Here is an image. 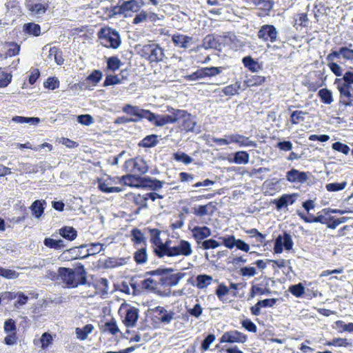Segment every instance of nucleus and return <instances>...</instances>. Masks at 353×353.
I'll return each instance as SVG.
<instances>
[{
    "label": "nucleus",
    "instance_id": "1",
    "mask_svg": "<svg viewBox=\"0 0 353 353\" xmlns=\"http://www.w3.org/2000/svg\"><path fill=\"white\" fill-rule=\"evenodd\" d=\"M167 111L172 114H161V119L159 121V127H162L168 123H175L181 121V127L182 130L186 132H193L196 126V121L195 117L185 110L174 109L172 107L168 106Z\"/></svg>",
    "mask_w": 353,
    "mask_h": 353
},
{
    "label": "nucleus",
    "instance_id": "2",
    "mask_svg": "<svg viewBox=\"0 0 353 353\" xmlns=\"http://www.w3.org/2000/svg\"><path fill=\"white\" fill-rule=\"evenodd\" d=\"M334 85L339 92V105L350 107L353 105V72L347 71L342 78H336Z\"/></svg>",
    "mask_w": 353,
    "mask_h": 353
},
{
    "label": "nucleus",
    "instance_id": "3",
    "mask_svg": "<svg viewBox=\"0 0 353 353\" xmlns=\"http://www.w3.org/2000/svg\"><path fill=\"white\" fill-rule=\"evenodd\" d=\"M86 274L87 273L82 265L75 269L59 268L58 270V276L69 288H74L79 285L85 284L87 282Z\"/></svg>",
    "mask_w": 353,
    "mask_h": 353
},
{
    "label": "nucleus",
    "instance_id": "4",
    "mask_svg": "<svg viewBox=\"0 0 353 353\" xmlns=\"http://www.w3.org/2000/svg\"><path fill=\"white\" fill-rule=\"evenodd\" d=\"M122 110L127 114L134 117L130 118L131 119L135 120L132 121L134 123L138 122L143 119H145L154 126H159L158 122L161 119V114H155L149 110L142 109L139 106L132 105L130 104L125 105L122 108Z\"/></svg>",
    "mask_w": 353,
    "mask_h": 353
},
{
    "label": "nucleus",
    "instance_id": "5",
    "mask_svg": "<svg viewBox=\"0 0 353 353\" xmlns=\"http://www.w3.org/2000/svg\"><path fill=\"white\" fill-rule=\"evenodd\" d=\"M174 270L172 268H157V270L146 272L145 275L159 276V283L164 287H172L176 285L180 280L183 279L185 273L178 272L171 274Z\"/></svg>",
    "mask_w": 353,
    "mask_h": 353
},
{
    "label": "nucleus",
    "instance_id": "6",
    "mask_svg": "<svg viewBox=\"0 0 353 353\" xmlns=\"http://www.w3.org/2000/svg\"><path fill=\"white\" fill-rule=\"evenodd\" d=\"M236 39V37L232 33L228 32L223 35L208 34L203 39L202 48L204 49L213 48L221 50L222 46L225 44L228 45L229 41L234 42Z\"/></svg>",
    "mask_w": 353,
    "mask_h": 353
},
{
    "label": "nucleus",
    "instance_id": "7",
    "mask_svg": "<svg viewBox=\"0 0 353 353\" xmlns=\"http://www.w3.org/2000/svg\"><path fill=\"white\" fill-rule=\"evenodd\" d=\"M97 35L101 43L106 48L116 49L121 44L119 32L111 28L105 27L101 28Z\"/></svg>",
    "mask_w": 353,
    "mask_h": 353
},
{
    "label": "nucleus",
    "instance_id": "8",
    "mask_svg": "<svg viewBox=\"0 0 353 353\" xmlns=\"http://www.w3.org/2000/svg\"><path fill=\"white\" fill-rule=\"evenodd\" d=\"M139 54L150 63L161 62L165 57L164 50L157 43L144 45Z\"/></svg>",
    "mask_w": 353,
    "mask_h": 353
},
{
    "label": "nucleus",
    "instance_id": "9",
    "mask_svg": "<svg viewBox=\"0 0 353 353\" xmlns=\"http://www.w3.org/2000/svg\"><path fill=\"white\" fill-rule=\"evenodd\" d=\"M123 169L126 172H134L143 174L148 170L146 161L141 157H136L125 161Z\"/></svg>",
    "mask_w": 353,
    "mask_h": 353
},
{
    "label": "nucleus",
    "instance_id": "10",
    "mask_svg": "<svg viewBox=\"0 0 353 353\" xmlns=\"http://www.w3.org/2000/svg\"><path fill=\"white\" fill-rule=\"evenodd\" d=\"M26 7L32 15L44 14L50 6L49 0H26Z\"/></svg>",
    "mask_w": 353,
    "mask_h": 353
},
{
    "label": "nucleus",
    "instance_id": "11",
    "mask_svg": "<svg viewBox=\"0 0 353 353\" xmlns=\"http://www.w3.org/2000/svg\"><path fill=\"white\" fill-rule=\"evenodd\" d=\"M278 31L273 25H263L258 31L257 36L259 39L265 42L274 43L276 41Z\"/></svg>",
    "mask_w": 353,
    "mask_h": 353
},
{
    "label": "nucleus",
    "instance_id": "12",
    "mask_svg": "<svg viewBox=\"0 0 353 353\" xmlns=\"http://www.w3.org/2000/svg\"><path fill=\"white\" fill-rule=\"evenodd\" d=\"M293 241L290 234L284 232L283 235H279L275 240L274 252L276 254H280L283 252V247L286 250H290L293 247Z\"/></svg>",
    "mask_w": 353,
    "mask_h": 353
},
{
    "label": "nucleus",
    "instance_id": "13",
    "mask_svg": "<svg viewBox=\"0 0 353 353\" xmlns=\"http://www.w3.org/2000/svg\"><path fill=\"white\" fill-rule=\"evenodd\" d=\"M192 253L191 244L185 240H181L178 245L172 246L168 256L173 257L179 255L188 256Z\"/></svg>",
    "mask_w": 353,
    "mask_h": 353
},
{
    "label": "nucleus",
    "instance_id": "14",
    "mask_svg": "<svg viewBox=\"0 0 353 353\" xmlns=\"http://www.w3.org/2000/svg\"><path fill=\"white\" fill-rule=\"evenodd\" d=\"M309 172H301L292 168L286 172V180L290 183H305L310 176Z\"/></svg>",
    "mask_w": 353,
    "mask_h": 353
},
{
    "label": "nucleus",
    "instance_id": "15",
    "mask_svg": "<svg viewBox=\"0 0 353 353\" xmlns=\"http://www.w3.org/2000/svg\"><path fill=\"white\" fill-rule=\"evenodd\" d=\"M247 336L237 330H231L225 332L221 339V343H243L247 341Z\"/></svg>",
    "mask_w": 353,
    "mask_h": 353
},
{
    "label": "nucleus",
    "instance_id": "16",
    "mask_svg": "<svg viewBox=\"0 0 353 353\" xmlns=\"http://www.w3.org/2000/svg\"><path fill=\"white\" fill-rule=\"evenodd\" d=\"M192 235L197 245H199L212 234L211 230L207 226H194L190 229Z\"/></svg>",
    "mask_w": 353,
    "mask_h": 353
},
{
    "label": "nucleus",
    "instance_id": "17",
    "mask_svg": "<svg viewBox=\"0 0 353 353\" xmlns=\"http://www.w3.org/2000/svg\"><path fill=\"white\" fill-rule=\"evenodd\" d=\"M153 310L156 314L155 318L164 325L169 324L174 319V312L168 311L162 306H157Z\"/></svg>",
    "mask_w": 353,
    "mask_h": 353
},
{
    "label": "nucleus",
    "instance_id": "18",
    "mask_svg": "<svg viewBox=\"0 0 353 353\" xmlns=\"http://www.w3.org/2000/svg\"><path fill=\"white\" fill-rule=\"evenodd\" d=\"M87 248V244H82L78 247H74L64 251L62 256L67 260H73L77 259H85L87 258L86 253H82V250Z\"/></svg>",
    "mask_w": 353,
    "mask_h": 353
},
{
    "label": "nucleus",
    "instance_id": "19",
    "mask_svg": "<svg viewBox=\"0 0 353 353\" xmlns=\"http://www.w3.org/2000/svg\"><path fill=\"white\" fill-rule=\"evenodd\" d=\"M230 141H232V143L238 144L240 147H257V143L256 141H251L248 137L239 134H230Z\"/></svg>",
    "mask_w": 353,
    "mask_h": 353
},
{
    "label": "nucleus",
    "instance_id": "20",
    "mask_svg": "<svg viewBox=\"0 0 353 353\" xmlns=\"http://www.w3.org/2000/svg\"><path fill=\"white\" fill-rule=\"evenodd\" d=\"M216 210V203L211 201L206 205H199L197 208H194L193 213L197 216L212 215Z\"/></svg>",
    "mask_w": 353,
    "mask_h": 353
},
{
    "label": "nucleus",
    "instance_id": "21",
    "mask_svg": "<svg viewBox=\"0 0 353 353\" xmlns=\"http://www.w3.org/2000/svg\"><path fill=\"white\" fill-rule=\"evenodd\" d=\"M139 310L134 307H130L125 314V319L123 320L124 325L128 327H134L139 318Z\"/></svg>",
    "mask_w": 353,
    "mask_h": 353
},
{
    "label": "nucleus",
    "instance_id": "22",
    "mask_svg": "<svg viewBox=\"0 0 353 353\" xmlns=\"http://www.w3.org/2000/svg\"><path fill=\"white\" fill-rule=\"evenodd\" d=\"M164 182L149 176L141 179V188H148L151 190L156 191L163 188Z\"/></svg>",
    "mask_w": 353,
    "mask_h": 353
},
{
    "label": "nucleus",
    "instance_id": "23",
    "mask_svg": "<svg viewBox=\"0 0 353 353\" xmlns=\"http://www.w3.org/2000/svg\"><path fill=\"white\" fill-rule=\"evenodd\" d=\"M3 48L6 50V54H3L2 59L14 57L19 54L20 52V46L15 42H5Z\"/></svg>",
    "mask_w": 353,
    "mask_h": 353
},
{
    "label": "nucleus",
    "instance_id": "24",
    "mask_svg": "<svg viewBox=\"0 0 353 353\" xmlns=\"http://www.w3.org/2000/svg\"><path fill=\"white\" fill-rule=\"evenodd\" d=\"M143 5V0H130L122 3V9L125 13L129 11L137 12Z\"/></svg>",
    "mask_w": 353,
    "mask_h": 353
},
{
    "label": "nucleus",
    "instance_id": "25",
    "mask_svg": "<svg viewBox=\"0 0 353 353\" xmlns=\"http://www.w3.org/2000/svg\"><path fill=\"white\" fill-rule=\"evenodd\" d=\"M172 41L173 43L177 47L181 48H188L189 43L192 41V37L187 35L175 34L172 35Z\"/></svg>",
    "mask_w": 353,
    "mask_h": 353
},
{
    "label": "nucleus",
    "instance_id": "26",
    "mask_svg": "<svg viewBox=\"0 0 353 353\" xmlns=\"http://www.w3.org/2000/svg\"><path fill=\"white\" fill-rule=\"evenodd\" d=\"M171 243V240H167L165 243L161 241L157 248H154V254L159 258H162L164 256H168L172 248Z\"/></svg>",
    "mask_w": 353,
    "mask_h": 353
},
{
    "label": "nucleus",
    "instance_id": "27",
    "mask_svg": "<svg viewBox=\"0 0 353 353\" xmlns=\"http://www.w3.org/2000/svg\"><path fill=\"white\" fill-rule=\"evenodd\" d=\"M297 214L298 216L303 219L305 223H321L322 224H327L329 216L326 217L325 216H323L319 212L317 214V216L315 217H313L312 219H309V217L307 216V215L297 210Z\"/></svg>",
    "mask_w": 353,
    "mask_h": 353
},
{
    "label": "nucleus",
    "instance_id": "28",
    "mask_svg": "<svg viewBox=\"0 0 353 353\" xmlns=\"http://www.w3.org/2000/svg\"><path fill=\"white\" fill-rule=\"evenodd\" d=\"M59 234L65 239L72 241L77 236V231L71 226H63L59 230Z\"/></svg>",
    "mask_w": 353,
    "mask_h": 353
},
{
    "label": "nucleus",
    "instance_id": "29",
    "mask_svg": "<svg viewBox=\"0 0 353 353\" xmlns=\"http://www.w3.org/2000/svg\"><path fill=\"white\" fill-rule=\"evenodd\" d=\"M141 179H143L141 176H137L133 174H127L121 178V181L126 185L139 188L141 187Z\"/></svg>",
    "mask_w": 353,
    "mask_h": 353
},
{
    "label": "nucleus",
    "instance_id": "30",
    "mask_svg": "<svg viewBox=\"0 0 353 353\" xmlns=\"http://www.w3.org/2000/svg\"><path fill=\"white\" fill-rule=\"evenodd\" d=\"M252 3L264 12L262 14H268L274 3L273 0H252Z\"/></svg>",
    "mask_w": 353,
    "mask_h": 353
},
{
    "label": "nucleus",
    "instance_id": "31",
    "mask_svg": "<svg viewBox=\"0 0 353 353\" xmlns=\"http://www.w3.org/2000/svg\"><path fill=\"white\" fill-rule=\"evenodd\" d=\"M212 277L210 275L199 274L196 277V287L199 290L206 288L212 283Z\"/></svg>",
    "mask_w": 353,
    "mask_h": 353
},
{
    "label": "nucleus",
    "instance_id": "32",
    "mask_svg": "<svg viewBox=\"0 0 353 353\" xmlns=\"http://www.w3.org/2000/svg\"><path fill=\"white\" fill-rule=\"evenodd\" d=\"M129 258H108L105 261V267L107 268H114L123 265L128 263Z\"/></svg>",
    "mask_w": 353,
    "mask_h": 353
},
{
    "label": "nucleus",
    "instance_id": "33",
    "mask_svg": "<svg viewBox=\"0 0 353 353\" xmlns=\"http://www.w3.org/2000/svg\"><path fill=\"white\" fill-rule=\"evenodd\" d=\"M158 143V136L156 134H150L145 137L139 143V146L142 148H152L156 146Z\"/></svg>",
    "mask_w": 353,
    "mask_h": 353
},
{
    "label": "nucleus",
    "instance_id": "34",
    "mask_svg": "<svg viewBox=\"0 0 353 353\" xmlns=\"http://www.w3.org/2000/svg\"><path fill=\"white\" fill-rule=\"evenodd\" d=\"M43 244L46 247L54 250H61L65 247L64 241L62 239L55 240L49 237L44 239Z\"/></svg>",
    "mask_w": 353,
    "mask_h": 353
},
{
    "label": "nucleus",
    "instance_id": "35",
    "mask_svg": "<svg viewBox=\"0 0 353 353\" xmlns=\"http://www.w3.org/2000/svg\"><path fill=\"white\" fill-rule=\"evenodd\" d=\"M318 96L321 99V101L324 104H331L334 101L332 92L327 88L321 89L318 92Z\"/></svg>",
    "mask_w": 353,
    "mask_h": 353
},
{
    "label": "nucleus",
    "instance_id": "36",
    "mask_svg": "<svg viewBox=\"0 0 353 353\" xmlns=\"http://www.w3.org/2000/svg\"><path fill=\"white\" fill-rule=\"evenodd\" d=\"M265 77L259 75H251L246 77L244 83L247 87H252L261 85L265 81Z\"/></svg>",
    "mask_w": 353,
    "mask_h": 353
},
{
    "label": "nucleus",
    "instance_id": "37",
    "mask_svg": "<svg viewBox=\"0 0 353 353\" xmlns=\"http://www.w3.org/2000/svg\"><path fill=\"white\" fill-rule=\"evenodd\" d=\"M241 82L236 81L234 84H231V85H227V86L224 87L222 89V92L225 96H229V97H232V96H234L236 94H239V90L241 88Z\"/></svg>",
    "mask_w": 353,
    "mask_h": 353
},
{
    "label": "nucleus",
    "instance_id": "38",
    "mask_svg": "<svg viewBox=\"0 0 353 353\" xmlns=\"http://www.w3.org/2000/svg\"><path fill=\"white\" fill-rule=\"evenodd\" d=\"M94 329L92 324H87L83 328L77 327L75 330L77 336L80 340H85L89 334H90Z\"/></svg>",
    "mask_w": 353,
    "mask_h": 353
},
{
    "label": "nucleus",
    "instance_id": "39",
    "mask_svg": "<svg viewBox=\"0 0 353 353\" xmlns=\"http://www.w3.org/2000/svg\"><path fill=\"white\" fill-rule=\"evenodd\" d=\"M249 154L245 151H239L234 153L232 162L236 164H247L249 162Z\"/></svg>",
    "mask_w": 353,
    "mask_h": 353
},
{
    "label": "nucleus",
    "instance_id": "40",
    "mask_svg": "<svg viewBox=\"0 0 353 353\" xmlns=\"http://www.w3.org/2000/svg\"><path fill=\"white\" fill-rule=\"evenodd\" d=\"M45 203L44 201L42 202L40 200H36L32 203L30 208L35 217L39 218L42 215L44 212L43 204Z\"/></svg>",
    "mask_w": 353,
    "mask_h": 353
},
{
    "label": "nucleus",
    "instance_id": "41",
    "mask_svg": "<svg viewBox=\"0 0 353 353\" xmlns=\"http://www.w3.org/2000/svg\"><path fill=\"white\" fill-rule=\"evenodd\" d=\"M308 18L305 13L299 14L294 17V27L298 30L299 28H303L307 26Z\"/></svg>",
    "mask_w": 353,
    "mask_h": 353
},
{
    "label": "nucleus",
    "instance_id": "42",
    "mask_svg": "<svg viewBox=\"0 0 353 353\" xmlns=\"http://www.w3.org/2000/svg\"><path fill=\"white\" fill-rule=\"evenodd\" d=\"M214 238L218 240H221L223 244L229 249H232L236 244V240L234 235H227L225 236H221L215 235Z\"/></svg>",
    "mask_w": 353,
    "mask_h": 353
},
{
    "label": "nucleus",
    "instance_id": "43",
    "mask_svg": "<svg viewBox=\"0 0 353 353\" xmlns=\"http://www.w3.org/2000/svg\"><path fill=\"white\" fill-rule=\"evenodd\" d=\"M104 245L100 243H92L87 244L88 249L86 250L87 257L90 255H94L103 250Z\"/></svg>",
    "mask_w": 353,
    "mask_h": 353
},
{
    "label": "nucleus",
    "instance_id": "44",
    "mask_svg": "<svg viewBox=\"0 0 353 353\" xmlns=\"http://www.w3.org/2000/svg\"><path fill=\"white\" fill-rule=\"evenodd\" d=\"M134 259L137 264H143L147 261L148 255L146 248H141L134 254Z\"/></svg>",
    "mask_w": 353,
    "mask_h": 353
},
{
    "label": "nucleus",
    "instance_id": "45",
    "mask_svg": "<svg viewBox=\"0 0 353 353\" xmlns=\"http://www.w3.org/2000/svg\"><path fill=\"white\" fill-rule=\"evenodd\" d=\"M242 62L245 68L253 72H256L259 68L258 63L254 61L250 56L243 57Z\"/></svg>",
    "mask_w": 353,
    "mask_h": 353
},
{
    "label": "nucleus",
    "instance_id": "46",
    "mask_svg": "<svg viewBox=\"0 0 353 353\" xmlns=\"http://www.w3.org/2000/svg\"><path fill=\"white\" fill-rule=\"evenodd\" d=\"M24 31L33 36H39L41 34V27L39 24L28 23L24 25Z\"/></svg>",
    "mask_w": 353,
    "mask_h": 353
},
{
    "label": "nucleus",
    "instance_id": "47",
    "mask_svg": "<svg viewBox=\"0 0 353 353\" xmlns=\"http://www.w3.org/2000/svg\"><path fill=\"white\" fill-rule=\"evenodd\" d=\"M307 114L306 112L302 110H295L291 113L290 121L292 124H299L305 120V116Z\"/></svg>",
    "mask_w": 353,
    "mask_h": 353
},
{
    "label": "nucleus",
    "instance_id": "48",
    "mask_svg": "<svg viewBox=\"0 0 353 353\" xmlns=\"http://www.w3.org/2000/svg\"><path fill=\"white\" fill-rule=\"evenodd\" d=\"M98 188L101 192L105 193L119 192L122 190L119 187H109V183L107 181H99Z\"/></svg>",
    "mask_w": 353,
    "mask_h": 353
},
{
    "label": "nucleus",
    "instance_id": "49",
    "mask_svg": "<svg viewBox=\"0 0 353 353\" xmlns=\"http://www.w3.org/2000/svg\"><path fill=\"white\" fill-rule=\"evenodd\" d=\"M132 241L136 245L145 243V238L142 232L138 228H134L131 231Z\"/></svg>",
    "mask_w": 353,
    "mask_h": 353
},
{
    "label": "nucleus",
    "instance_id": "50",
    "mask_svg": "<svg viewBox=\"0 0 353 353\" xmlns=\"http://www.w3.org/2000/svg\"><path fill=\"white\" fill-rule=\"evenodd\" d=\"M12 121L18 123H30L33 125H37L40 119L38 117H25L21 116H15L12 118Z\"/></svg>",
    "mask_w": 353,
    "mask_h": 353
},
{
    "label": "nucleus",
    "instance_id": "51",
    "mask_svg": "<svg viewBox=\"0 0 353 353\" xmlns=\"http://www.w3.org/2000/svg\"><path fill=\"white\" fill-rule=\"evenodd\" d=\"M160 285L159 280L157 281L152 278H148L141 282V287L143 290H152Z\"/></svg>",
    "mask_w": 353,
    "mask_h": 353
},
{
    "label": "nucleus",
    "instance_id": "52",
    "mask_svg": "<svg viewBox=\"0 0 353 353\" xmlns=\"http://www.w3.org/2000/svg\"><path fill=\"white\" fill-rule=\"evenodd\" d=\"M122 63L117 57H110L107 61V68L112 71H116L119 69Z\"/></svg>",
    "mask_w": 353,
    "mask_h": 353
},
{
    "label": "nucleus",
    "instance_id": "53",
    "mask_svg": "<svg viewBox=\"0 0 353 353\" xmlns=\"http://www.w3.org/2000/svg\"><path fill=\"white\" fill-rule=\"evenodd\" d=\"M12 74L0 68V88L8 86L12 81Z\"/></svg>",
    "mask_w": 353,
    "mask_h": 353
},
{
    "label": "nucleus",
    "instance_id": "54",
    "mask_svg": "<svg viewBox=\"0 0 353 353\" xmlns=\"http://www.w3.org/2000/svg\"><path fill=\"white\" fill-rule=\"evenodd\" d=\"M221 245V243L214 239H208L204 240V241L199 245L200 248L203 250L215 249Z\"/></svg>",
    "mask_w": 353,
    "mask_h": 353
},
{
    "label": "nucleus",
    "instance_id": "55",
    "mask_svg": "<svg viewBox=\"0 0 353 353\" xmlns=\"http://www.w3.org/2000/svg\"><path fill=\"white\" fill-rule=\"evenodd\" d=\"M19 170L22 173H37L38 172V167L37 165H32L30 163L19 164Z\"/></svg>",
    "mask_w": 353,
    "mask_h": 353
},
{
    "label": "nucleus",
    "instance_id": "56",
    "mask_svg": "<svg viewBox=\"0 0 353 353\" xmlns=\"http://www.w3.org/2000/svg\"><path fill=\"white\" fill-rule=\"evenodd\" d=\"M150 234L151 235L150 242L157 248L158 245L160 244L161 239L160 238L161 231L157 228L149 229Z\"/></svg>",
    "mask_w": 353,
    "mask_h": 353
},
{
    "label": "nucleus",
    "instance_id": "57",
    "mask_svg": "<svg viewBox=\"0 0 353 353\" xmlns=\"http://www.w3.org/2000/svg\"><path fill=\"white\" fill-rule=\"evenodd\" d=\"M289 292L296 297H301L305 292V288L302 283L292 285L289 288Z\"/></svg>",
    "mask_w": 353,
    "mask_h": 353
},
{
    "label": "nucleus",
    "instance_id": "58",
    "mask_svg": "<svg viewBox=\"0 0 353 353\" xmlns=\"http://www.w3.org/2000/svg\"><path fill=\"white\" fill-rule=\"evenodd\" d=\"M174 159L179 162H183L185 165L190 163L192 161V158L188 156L187 154L178 152L173 154Z\"/></svg>",
    "mask_w": 353,
    "mask_h": 353
},
{
    "label": "nucleus",
    "instance_id": "59",
    "mask_svg": "<svg viewBox=\"0 0 353 353\" xmlns=\"http://www.w3.org/2000/svg\"><path fill=\"white\" fill-rule=\"evenodd\" d=\"M19 273L14 270L6 269L1 267L0 276L7 279H14L18 278Z\"/></svg>",
    "mask_w": 353,
    "mask_h": 353
},
{
    "label": "nucleus",
    "instance_id": "60",
    "mask_svg": "<svg viewBox=\"0 0 353 353\" xmlns=\"http://www.w3.org/2000/svg\"><path fill=\"white\" fill-rule=\"evenodd\" d=\"M346 185V181L341 183H330L325 185V188L328 192H336L343 190Z\"/></svg>",
    "mask_w": 353,
    "mask_h": 353
},
{
    "label": "nucleus",
    "instance_id": "61",
    "mask_svg": "<svg viewBox=\"0 0 353 353\" xmlns=\"http://www.w3.org/2000/svg\"><path fill=\"white\" fill-rule=\"evenodd\" d=\"M122 83V80L117 75H107L103 82V85L107 87L109 85H113L120 84Z\"/></svg>",
    "mask_w": 353,
    "mask_h": 353
},
{
    "label": "nucleus",
    "instance_id": "62",
    "mask_svg": "<svg viewBox=\"0 0 353 353\" xmlns=\"http://www.w3.org/2000/svg\"><path fill=\"white\" fill-rule=\"evenodd\" d=\"M103 330L105 332H108L111 334H115L119 331L117 323L114 319H112L105 323Z\"/></svg>",
    "mask_w": 353,
    "mask_h": 353
},
{
    "label": "nucleus",
    "instance_id": "63",
    "mask_svg": "<svg viewBox=\"0 0 353 353\" xmlns=\"http://www.w3.org/2000/svg\"><path fill=\"white\" fill-rule=\"evenodd\" d=\"M332 148L333 150L340 152L344 154H347L350 150V148L347 145L339 141L334 143Z\"/></svg>",
    "mask_w": 353,
    "mask_h": 353
},
{
    "label": "nucleus",
    "instance_id": "64",
    "mask_svg": "<svg viewBox=\"0 0 353 353\" xmlns=\"http://www.w3.org/2000/svg\"><path fill=\"white\" fill-rule=\"evenodd\" d=\"M133 201L136 205H139V210L141 208H146L148 207L145 195L134 194L133 196Z\"/></svg>",
    "mask_w": 353,
    "mask_h": 353
}]
</instances>
